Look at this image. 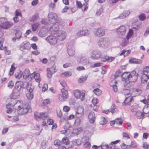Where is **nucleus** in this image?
I'll use <instances>...</instances> for the list:
<instances>
[{
	"label": "nucleus",
	"mask_w": 149,
	"mask_h": 149,
	"mask_svg": "<svg viewBox=\"0 0 149 149\" xmlns=\"http://www.w3.org/2000/svg\"><path fill=\"white\" fill-rule=\"evenodd\" d=\"M40 24L39 23L36 22L32 24V29L33 31H36L38 28Z\"/></svg>",
	"instance_id": "7c9ffc66"
},
{
	"label": "nucleus",
	"mask_w": 149,
	"mask_h": 149,
	"mask_svg": "<svg viewBox=\"0 0 149 149\" xmlns=\"http://www.w3.org/2000/svg\"><path fill=\"white\" fill-rule=\"evenodd\" d=\"M117 31L119 33L123 35L125 33L126 28L124 26H121L117 29Z\"/></svg>",
	"instance_id": "a878e982"
},
{
	"label": "nucleus",
	"mask_w": 149,
	"mask_h": 149,
	"mask_svg": "<svg viewBox=\"0 0 149 149\" xmlns=\"http://www.w3.org/2000/svg\"><path fill=\"white\" fill-rule=\"evenodd\" d=\"M47 119L46 122L45 121H43L42 122V125L44 126L48 125H51L53 124L54 121L52 119L49 118Z\"/></svg>",
	"instance_id": "cd10ccee"
},
{
	"label": "nucleus",
	"mask_w": 149,
	"mask_h": 149,
	"mask_svg": "<svg viewBox=\"0 0 149 149\" xmlns=\"http://www.w3.org/2000/svg\"><path fill=\"white\" fill-rule=\"evenodd\" d=\"M143 71L144 73L143 74H146L147 75L149 71V67L148 66H146L143 68Z\"/></svg>",
	"instance_id": "603ef678"
},
{
	"label": "nucleus",
	"mask_w": 149,
	"mask_h": 149,
	"mask_svg": "<svg viewBox=\"0 0 149 149\" xmlns=\"http://www.w3.org/2000/svg\"><path fill=\"white\" fill-rule=\"evenodd\" d=\"M83 119L79 118H76L74 122L75 125L77 126H78L80 125Z\"/></svg>",
	"instance_id": "58836bf2"
},
{
	"label": "nucleus",
	"mask_w": 149,
	"mask_h": 149,
	"mask_svg": "<svg viewBox=\"0 0 149 149\" xmlns=\"http://www.w3.org/2000/svg\"><path fill=\"white\" fill-rule=\"evenodd\" d=\"M130 72H124L121 75L122 80L124 81H128L130 76Z\"/></svg>",
	"instance_id": "412c9836"
},
{
	"label": "nucleus",
	"mask_w": 149,
	"mask_h": 149,
	"mask_svg": "<svg viewBox=\"0 0 149 149\" xmlns=\"http://www.w3.org/2000/svg\"><path fill=\"white\" fill-rule=\"evenodd\" d=\"M30 77L31 79L34 78L36 81L39 83L41 81V79L40 78V75L38 73H37L34 72L30 75Z\"/></svg>",
	"instance_id": "dca6fc26"
},
{
	"label": "nucleus",
	"mask_w": 149,
	"mask_h": 149,
	"mask_svg": "<svg viewBox=\"0 0 149 149\" xmlns=\"http://www.w3.org/2000/svg\"><path fill=\"white\" fill-rule=\"evenodd\" d=\"M144 113L142 112L139 110L136 111V115L139 118H143L144 116Z\"/></svg>",
	"instance_id": "72a5a7b5"
},
{
	"label": "nucleus",
	"mask_w": 149,
	"mask_h": 149,
	"mask_svg": "<svg viewBox=\"0 0 149 149\" xmlns=\"http://www.w3.org/2000/svg\"><path fill=\"white\" fill-rule=\"evenodd\" d=\"M24 88L23 83L21 81L17 82L15 84L14 89L20 92Z\"/></svg>",
	"instance_id": "f8f14e48"
},
{
	"label": "nucleus",
	"mask_w": 149,
	"mask_h": 149,
	"mask_svg": "<svg viewBox=\"0 0 149 149\" xmlns=\"http://www.w3.org/2000/svg\"><path fill=\"white\" fill-rule=\"evenodd\" d=\"M62 141L66 145H68L69 142L68 138L66 137H65L62 139Z\"/></svg>",
	"instance_id": "bf43d9fd"
},
{
	"label": "nucleus",
	"mask_w": 149,
	"mask_h": 149,
	"mask_svg": "<svg viewBox=\"0 0 149 149\" xmlns=\"http://www.w3.org/2000/svg\"><path fill=\"white\" fill-rule=\"evenodd\" d=\"M58 24L61 26H64L65 24V22L63 20L60 19L58 22Z\"/></svg>",
	"instance_id": "69168bd1"
},
{
	"label": "nucleus",
	"mask_w": 149,
	"mask_h": 149,
	"mask_svg": "<svg viewBox=\"0 0 149 149\" xmlns=\"http://www.w3.org/2000/svg\"><path fill=\"white\" fill-rule=\"evenodd\" d=\"M115 59L114 57H109L108 56H104L103 57V62L107 61L108 62H111Z\"/></svg>",
	"instance_id": "bb28decb"
},
{
	"label": "nucleus",
	"mask_w": 149,
	"mask_h": 149,
	"mask_svg": "<svg viewBox=\"0 0 149 149\" xmlns=\"http://www.w3.org/2000/svg\"><path fill=\"white\" fill-rule=\"evenodd\" d=\"M67 51L69 56H72L74 55L75 53V49L72 44H70L68 45Z\"/></svg>",
	"instance_id": "1a4fd4ad"
},
{
	"label": "nucleus",
	"mask_w": 149,
	"mask_h": 149,
	"mask_svg": "<svg viewBox=\"0 0 149 149\" xmlns=\"http://www.w3.org/2000/svg\"><path fill=\"white\" fill-rule=\"evenodd\" d=\"M14 86V82L13 81H10L8 83V86L10 88H12Z\"/></svg>",
	"instance_id": "0e129e2a"
},
{
	"label": "nucleus",
	"mask_w": 149,
	"mask_h": 149,
	"mask_svg": "<svg viewBox=\"0 0 149 149\" xmlns=\"http://www.w3.org/2000/svg\"><path fill=\"white\" fill-rule=\"evenodd\" d=\"M48 19L49 21L53 24L50 28H51L53 25H56L55 24L58 22L57 16L55 13H50L48 15Z\"/></svg>",
	"instance_id": "39448f33"
},
{
	"label": "nucleus",
	"mask_w": 149,
	"mask_h": 149,
	"mask_svg": "<svg viewBox=\"0 0 149 149\" xmlns=\"http://www.w3.org/2000/svg\"><path fill=\"white\" fill-rule=\"evenodd\" d=\"M30 71L28 69H26L23 73V76L26 78L28 77L30 75Z\"/></svg>",
	"instance_id": "e433bc0d"
},
{
	"label": "nucleus",
	"mask_w": 149,
	"mask_h": 149,
	"mask_svg": "<svg viewBox=\"0 0 149 149\" xmlns=\"http://www.w3.org/2000/svg\"><path fill=\"white\" fill-rule=\"evenodd\" d=\"M73 92L74 96L77 99H80L82 101L84 99L86 93L85 91L75 90L73 91Z\"/></svg>",
	"instance_id": "20e7f679"
},
{
	"label": "nucleus",
	"mask_w": 149,
	"mask_h": 149,
	"mask_svg": "<svg viewBox=\"0 0 149 149\" xmlns=\"http://www.w3.org/2000/svg\"><path fill=\"white\" fill-rule=\"evenodd\" d=\"M130 146V149H131L132 148H136L137 146L136 143L133 141H132L130 145H129Z\"/></svg>",
	"instance_id": "8fccbe9b"
},
{
	"label": "nucleus",
	"mask_w": 149,
	"mask_h": 149,
	"mask_svg": "<svg viewBox=\"0 0 149 149\" xmlns=\"http://www.w3.org/2000/svg\"><path fill=\"white\" fill-rule=\"evenodd\" d=\"M133 34V32L132 29H130L127 34L126 36V38L127 39H129L130 38Z\"/></svg>",
	"instance_id": "a19ab883"
},
{
	"label": "nucleus",
	"mask_w": 149,
	"mask_h": 149,
	"mask_svg": "<svg viewBox=\"0 0 149 149\" xmlns=\"http://www.w3.org/2000/svg\"><path fill=\"white\" fill-rule=\"evenodd\" d=\"M26 49H29L30 48V44L29 42H26V43H23Z\"/></svg>",
	"instance_id": "5fc2aeb1"
},
{
	"label": "nucleus",
	"mask_w": 149,
	"mask_h": 149,
	"mask_svg": "<svg viewBox=\"0 0 149 149\" xmlns=\"http://www.w3.org/2000/svg\"><path fill=\"white\" fill-rule=\"evenodd\" d=\"M55 35L53 34L48 36L46 38V41L51 45H54L57 42V39Z\"/></svg>",
	"instance_id": "6e6552de"
},
{
	"label": "nucleus",
	"mask_w": 149,
	"mask_h": 149,
	"mask_svg": "<svg viewBox=\"0 0 149 149\" xmlns=\"http://www.w3.org/2000/svg\"><path fill=\"white\" fill-rule=\"evenodd\" d=\"M62 143V142L59 140H56L54 142V144L55 146H61V145Z\"/></svg>",
	"instance_id": "09e8293b"
},
{
	"label": "nucleus",
	"mask_w": 149,
	"mask_h": 149,
	"mask_svg": "<svg viewBox=\"0 0 149 149\" xmlns=\"http://www.w3.org/2000/svg\"><path fill=\"white\" fill-rule=\"evenodd\" d=\"M95 35L100 37L102 36V29L101 27L97 29L95 32Z\"/></svg>",
	"instance_id": "393cba45"
},
{
	"label": "nucleus",
	"mask_w": 149,
	"mask_h": 149,
	"mask_svg": "<svg viewBox=\"0 0 149 149\" xmlns=\"http://www.w3.org/2000/svg\"><path fill=\"white\" fill-rule=\"evenodd\" d=\"M91 149H102V145H101L100 146H97L94 145L92 146Z\"/></svg>",
	"instance_id": "774afa93"
},
{
	"label": "nucleus",
	"mask_w": 149,
	"mask_h": 149,
	"mask_svg": "<svg viewBox=\"0 0 149 149\" xmlns=\"http://www.w3.org/2000/svg\"><path fill=\"white\" fill-rule=\"evenodd\" d=\"M116 123L119 125H122L123 123V120L120 118H116L115 119Z\"/></svg>",
	"instance_id": "de8ad7c7"
},
{
	"label": "nucleus",
	"mask_w": 149,
	"mask_h": 149,
	"mask_svg": "<svg viewBox=\"0 0 149 149\" xmlns=\"http://www.w3.org/2000/svg\"><path fill=\"white\" fill-rule=\"evenodd\" d=\"M143 112L144 114H148L149 113V104L146 105L143 108Z\"/></svg>",
	"instance_id": "c9c22d12"
},
{
	"label": "nucleus",
	"mask_w": 149,
	"mask_h": 149,
	"mask_svg": "<svg viewBox=\"0 0 149 149\" xmlns=\"http://www.w3.org/2000/svg\"><path fill=\"white\" fill-rule=\"evenodd\" d=\"M81 143V141L80 139H78L74 141V144L76 146H79Z\"/></svg>",
	"instance_id": "e2e57ef3"
},
{
	"label": "nucleus",
	"mask_w": 149,
	"mask_h": 149,
	"mask_svg": "<svg viewBox=\"0 0 149 149\" xmlns=\"http://www.w3.org/2000/svg\"><path fill=\"white\" fill-rule=\"evenodd\" d=\"M58 30L59 27L57 25H54L51 28H50L49 31L52 34L55 35L57 39L60 40H63L65 38L66 36V33L64 31H58Z\"/></svg>",
	"instance_id": "f03ea898"
},
{
	"label": "nucleus",
	"mask_w": 149,
	"mask_h": 149,
	"mask_svg": "<svg viewBox=\"0 0 149 149\" xmlns=\"http://www.w3.org/2000/svg\"><path fill=\"white\" fill-rule=\"evenodd\" d=\"M15 77L18 79H19L22 76V74L19 72H16L15 74Z\"/></svg>",
	"instance_id": "338daca9"
},
{
	"label": "nucleus",
	"mask_w": 149,
	"mask_h": 149,
	"mask_svg": "<svg viewBox=\"0 0 149 149\" xmlns=\"http://www.w3.org/2000/svg\"><path fill=\"white\" fill-rule=\"evenodd\" d=\"M38 16L37 15H35L31 17L30 19L29 20L31 22H33L35 21H36L38 19Z\"/></svg>",
	"instance_id": "3c124183"
},
{
	"label": "nucleus",
	"mask_w": 149,
	"mask_h": 149,
	"mask_svg": "<svg viewBox=\"0 0 149 149\" xmlns=\"http://www.w3.org/2000/svg\"><path fill=\"white\" fill-rule=\"evenodd\" d=\"M132 100L133 98L132 97H128L126 98L123 103V105L126 106L130 104V103L132 101Z\"/></svg>",
	"instance_id": "c756f323"
},
{
	"label": "nucleus",
	"mask_w": 149,
	"mask_h": 149,
	"mask_svg": "<svg viewBox=\"0 0 149 149\" xmlns=\"http://www.w3.org/2000/svg\"><path fill=\"white\" fill-rule=\"evenodd\" d=\"M26 89L28 92H32L34 89V86L31 84L28 83L26 86Z\"/></svg>",
	"instance_id": "4c0bfd02"
},
{
	"label": "nucleus",
	"mask_w": 149,
	"mask_h": 149,
	"mask_svg": "<svg viewBox=\"0 0 149 149\" xmlns=\"http://www.w3.org/2000/svg\"><path fill=\"white\" fill-rule=\"evenodd\" d=\"M87 75H85L81 77L78 80V82L79 83H81L83 82L84 81L86 80L87 78Z\"/></svg>",
	"instance_id": "ea45409f"
},
{
	"label": "nucleus",
	"mask_w": 149,
	"mask_h": 149,
	"mask_svg": "<svg viewBox=\"0 0 149 149\" xmlns=\"http://www.w3.org/2000/svg\"><path fill=\"white\" fill-rule=\"evenodd\" d=\"M101 53L99 51H93L91 54L90 58L93 59L97 60L100 57Z\"/></svg>",
	"instance_id": "9b49d317"
},
{
	"label": "nucleus",
	"mask_w": 149,
	"mask_h": 149,
	"mask_svg": "<svg viewBox=\"0 0 149 149\" xmlns=\"http://www.w3.org/2000/svg\"><path fill=\"white\" fill-rule=\"evenodd\" d=\"M72 74V72L71 71H65L61 74V76L63 77H68L71 76Z\"/></svg>",
	"instance_id": "c85d7f7f"
},
{
	"label": "nucleus",
	"mask_w": 149,
	"mask_h": 149,
	"mask_svg": "<svg viewBox=\"0 0 149 149\" xmlns=\"http://www.w3.org/2000/svg\"><path fill=\"white\" fill-rule=\"evenodd\" d=\"M121 72L120 70H118L115 73L114 75V78H116L120 75H121Z\"/></svg>",
	"instance_id": "052dcab7"
},
{
	"label": "nucleus",
	"mask_w": 149,
	"mask_h": 149,
	"mask_svg": "<svg viewBox=\"0 0 149 149\" xmlns=\"http://www.w3.org/2000/svg\"><path fill=\"white\" fill-rule=\"evenodd\" d=\"M17 68L16 64L15 63H13L11 65V68L9 73V75L11 76L13 75L14 73V71Z\"/></svg>",
	"instance_id": "b1692460"
},
{
	"label": "nucleus",
	"mask_w": 149,
	"mask_h": 149,
	"mask_svg": "<svg viewBox=\"0 0 149 149\" xmlns=\"http://www.w3.org/2000/svg\"><path fill=\"white\" fill-rule=\"evenodd\" d=\"M89 33V31L87 30L81 29L79 30L76 33V36L77 37L88 35Z\"/></svg>",
	"instance_id": "4468645a"
},
{
	"label": "nucleus",
	"mask_w": 149,
	"mask_h": 149,
	"mask_svg": "<svg viewBox=\"0 0 149 149\" xmlns=\"http://www.w3.org/2000/svg\"><path fill=\"white\" fill-rule=\"evenodd\" d=\"M138 74L135 71H133L130 73L128 81L132 82H135L138 78Z\"/></svg>",
	"instance_id": "9d476101"
},
{
	"label": "nucleus",
	"mask_w": 149,
	"mask_h": 149,
	"mask_svg": "<svg viewBox=\"0 0 149 149\" xmlns=\"http://www.w3.org/2000/svg\"><path fill=\"white\" fill-rule=\"evenodd\" d=\"M48 32V29L46 28H43L40 31L38 35L39 36L43 37L47 35Z\"/></svg>",
	"instance_id": "a211bd4d"
},
{
	"label": "nucleus",
	"mask_w": 149,
	"mask_h": 149,
	"mask_svg": "<svg viewBox=\"0 0 149 149\" xmlns=\"http://www.w3.org/2000/svg\"><path fill=\"white\" fill-rule=\"evenodd\" d=\"M61 94L58 95V97L60 101L63 102L68 98V92L64 89H61Z\"/></svg>",
	"instance_id": "423d86ee"
},
{
	"label": "nucleus",
	"mask_w": 149,
	"mask_h": 149,
	"mask_svg": "<svg viewBox=\"0 0 149 149\" xmlns=\"http://www.w3.org/2000/svg\"><path fill=\"white\" fill-rule=\"evenodd\" d=\"M148 79L149 80V75H148L146 74H143L141 78V83L146 84Z\"/></svg>",
	"instance_id": "5701e85b"
},
{
	"label": "nucleus",
	"mask_w": 149,
	"mask_h": 149,
	"mask_svg": "<svg viewBox=\"0 0 149 149\" xmlns=\"http://www.w3.org/2000/svg\"><path fill=\"white\" fill-rule=\"evenodd\" d=\"M85 3L83 4V6L84 7V8L83 10L82 8V10L83 11L86 10L88 8V6H87L88 3L87 2L88 1V0H84Z\"/></svg>",
	"instance_id": "6e6d98bb"
},
{
	"label": "nucleus",
	"mask_w": 149,
	"mask_h": 149,
	"mask_svg": "<svg viewBox=\"0 0 149 149\" xmlns=\"http://www.w3.org/2000/svg\"><path fill=\"white\" fill-rule=\"evenodd\" d=\"M55 65H53L50 68L47 69V77L49 78H50L53 74L55 72Z\"/></svg>",
	"instance_id": "2eb2a0df"
},
{
	"label": "nucleus",
	"mask_w": 149,
	"mask_h": 149,
	"mask_svg": "<svg viewBox=\"0 0 149 149\" xmlns=\"http://www.w3.org/2000/svg\"><path fill=\"white\" fill-rule=\"evenodd\" d=\"M123 93L125 95H127L129 96H132V95H131V89L130 90L125 89L124 90Z\"/></svg>",
	"instance_id": "a18cd8bd"
},
{
	"label": "nucleus",
	"mask_w": 149,
	"mask_h": 149,
	"mask_svg": "<svg viewBox=\"0 0 149 149\" xmlns=\"http://www.w3.org/2000/svg\"><path fill=\"white\" fill-rule=\"evenodd\" d=\"M48 117V114L47 112L39 113L36 112L34 113V117L35 119L38 120L42 119L43 120L47 119Z\"/></svg>",
	"instance_id": "0eeeda50"
},
{
	"label": "nucleus",
	"mask_w": 149,
	"mask_h": 149,
	"mask_svg": "<svg viewBox=\"0 0 149 149\" xmlns=\"http://www.w3.org/2000/svg\"><path fill=\"white\" fill-rule=\"evenodd\" d=\"M146 16L144 13H141L139 16V19L141 21H144L146 19Z\"/></svg>",
	"instance_id": "37998d69"
},
{
	"label": "nucleus",
	"mask_w": 149,
	"mask_h": 149,
	"mask_svg": "<svg viewBox=\"0 0 149 149\" xmlns=\"http://www.w3.org/2000/svg\"><path fill=\"white\" fill-rule=\"evenodd\" d=\"M64 130H62L61 131V134H65L66 135H68L70 133V131L69 129H67L66 127H64Z\"/></svg>",
	"instance_id": "f704fd0d"
},
{
	"label": "nucleus",
	"mask_w": 149,
	"mask_h": 149,
	"mask_svg": "<svg viewBox=\"0 0 149 149\" xmlns=\"http://www.w3.org/2000/svg\"><path fill=\"white\" fill-rule=\"evenodd\" d=\"M13 107L17 110V112L19 115H24L31 108L30 105L28 104H24L21 101L15 100L13 102L8 103L6 105L7 109H9Z\"/></svg>",
	"instance_id": "f257e3e1"
},
{
	"label": "nucleus",
	"mask_w": 149,
	"mask_h": 149,
	"mask_svg": "<svg viewBox=\"0 0 149 149\" xmlns=\"http://www.w3.org/2000/svg\"><path fill=\"white\" fill-rule=\"evenodd\" d=\"M22 36V33L21 32L19 31H17L15 34V36L17 38V39L19 40L20 38Z\"/></svg>",
	"instance_id": "79ce46f5"
},
{
	"label": "nucleus",
	"mask_w": 149,
	"mask_h": 149,
	"mask_svg": "<svg viewBox=\"0 0 149 149\" xmlns=\"http://www.w3.org/2000/svg\"><path fill=\"white\" fill-rule=\"evenodd\" d=\"M20 94V92L14 89L10 95V97L11 99L18 98L19 97Z\"/></svg>",
	"instance_id": "f3484780"
},
{
	"label": "nucleus",
	"mask_w": 149,
	"mask_h": 149,
	"mask_svg": "<svg viewBox=\"0 0 149 149\" xmlns=\"http://www.w3.org/2000/svg\"><path fill=\"white\" fill-rule=\"evenodd\" d=\"M57 116L61 118L60 120L62 123L63 122L64 120H65L66 118H62V112L60 110H58L57 111Z\"/></svg>",
	"instance_id": "2f4dec72"
},
{
	"label": "nucleus",
	"mask_w": 149,
	"mask_h": 149,
	"mask_svg": "<svg viewBox=\"0 0 149 149\" xmlns=\"http://www.w3.org/2000/svg\"><path fill=\"white\" fill-rule=\"evenodd\" d=\"M75 116L76 118H79L83 119L84 114L78 113V112H76Z\"/></svg>",
	"instance_id": "49530a36"
},
{
	"label": "nucleus",
	"mask_w": 149,
	"mask_h": 149,
	"mask_svg": "<svg viewBox=\"0 0 149 149\" xmlns=\"http://www.w3.org/2000/svg\"><path fill=\"white\" fill-rule=\"evenodd\" d=\"M93 92L96 95H99L101 94L102 91L98 88H96L93 91Z\"/></svg>",
	"instance_id": "c03bdc74"
},
{
	"label": "nucleus",
	"mask_w": 149,
	"mask_h": 149,
	"mask_svg": "<svg viewBox=\"0 0 149 149\" xmlns=\"http://www.w3.org/2000/svg\"><path fill=\"white\" fill-rule=\"evenodd\" d=\"M84 109L83 107H79L77 109V110L76 112H78V113H82L84 114Z\"/></svg>",
	"instance_id": "864d4df0"
},
{
	"label": "nucleus",
	"mask_w": 149,
	"mask_h": 149,
	"mask_svg": "<svg viewBox=\"0 0 149 149\" xmlns=\"http://www.w3.org/2000/svg\"><path fill=\"white\" fill-rule=\"evenodd\" d=\"M141 107L137 103L134 104L131 107L130 109L132 112H135L139 110Z\"/></svg>",
	"instance_id": "4be33fe9"
},
{
	"label": "nucleus",
	"mask_w": 149,
	"mask_h": 149,
	"mask_svg": "<svg viewBox=\"0 0 149 149\" xmlns=\"http://www.w3.org/2000/svg\"><path fill=\"white\" fill-rule=\"evenodd\" d=\"M27 98L29 100H31L33 97V92H28L26 94Z\"/></svg>",
	"instance_id": "473e14b6"
},
{
	"label": "nucleus",
	"mask_w": 149,
	"mask_h": 149,
	"mask_svg": "<svg viewBox=\"0 0 149 149\" xmlns=\"http://www.w3.org/2000/svg\"><path fill=\"white\" fill-rule=\"evenodd\" d=\"M120 146L123 149H130V146L129 145L125 144L124 143H121L120 145Z\"/></svg>",
	"instance_id": "4d7b16f0"
},
{
	"label": "nucleus",
	"mask_w": 149,
	"mask_h": 149,
	"mask_svg": "<svg viewBox=\"0 0 149 149\" xmlns=\"http://www.w3.org/2000/svg\"><path fill=\"white\" fill-rule=\"evenodd\" d=\"M148 96L149 95L147 96V99L145 98L142 100H141V102L145 104H148L149 102V98Z\"/></svg>",
	"instance_id": "13d9d810"
},
{
	"label": "nucleus",
	"mask_w": 149,
	"mask_h": 149,
	"mask_svg": "<svg viewBox=\"0 0 149 149\" xmlns=\"http://www.w3.org/2000/svg\"><path fill=\"white\" fill-rule=\"evenodd\" d=\"M88 118L89 122L91 123H93L95 120V115L94 113L91 111L88 115Z\"/></svg>",
	"instance_id": "6ab92c4d"
},
{
	"label": "nucleus",
	"mask_w": 149,
	"mask_h": 149,
	"mask_svg": "<svg viewBox=\"0 0 149 149\" xmlns=\"http://www.w3.org/2000/svg\"><path fill=\"white\" fill-rule=\"evenodd\" d=\"M80 62L84 65L88 66L91 65V63L89 59H87L85 57H83L80 59Z\"/></svg>",
	"instance_id": "aec40b11"
},
{
	"label": "nucleus",
	"mask_w": 149,
	"mask_h": 149,
	"mask_svg": "<svg viewBox=\"0 0 149 149\" xmlns=\"http://www.w3.org/2000/svg\"><path fill=\"white\" fill-rule=\"evenodd\" d=\"M76 5L77 7L80 8H81L82 9L83 8V9H84V7L82 5L80 1H77Z\"/></svg>",
	"instance_id": "680f3d73"
},
{
	"label": "nucleus",
	"mask_w": 149,
	"mask_h": 149,
	"mask_svg": "<svg viewBox=\"0 0 149 149\" xmlns=\"http://www.w3.org/2000/svg\"><path fill=\"white\" fill-rule=\"evenodd\" d=\"M142 93L140 89L137 88H131V95L132 97L140 95Z\"/></svg>",
	"instance_id": "ddd939ff"
},
{
	"label": "nucleus",
	"mask_w": 149,
	"mask_h": 149,
	"mask_svg": "<svg viewBox=\"0 0 149 149\" xmlns=\"http://www.w3.org/2000/svg\"><path fill=\"white\" fill-rule=\"evenodd\" d=\"M7 19L4 17L0 18V27L4 29L10 27L13 24L12 22H7Z\"/></svg>",
	"instance_id": "7ed1b4c3"
}]
</instances>
